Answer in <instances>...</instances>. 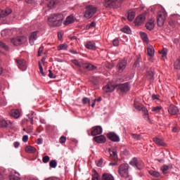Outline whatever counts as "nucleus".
Masks as SVG:
<instances>
[{"label": "nucleus", "mask_w": 180, "mask_h": 180, "mask_svg": "<svg viewBox=\"0 0 180 180\" xmlns=\"http://www.w3.org/2000/svg\"><path fill=\"white\" fill-rule=\"evenodd\" d=\"M64 22V14L55 13L48 17V25L49 27H60Z\"/></svg>", "instance_id": "f257e3e1"}, {"label": "nucleus", "mask_w": 180, "mask_h": 180, "mask_svg": "<svg viewBox=\"0 0 180 180\" xmlns=\"http://www.w3.org/2000/svg\"><path fill=\"white\" fill-rule=\"evenodd\" d=\"M103 6L105 8H114L117 9L122 6L120 0H104Z\"/></svg>", "instance_id": "f03ea898"}, {"label": "nucleus", "mask_w": 180, "mask_h": 180, "mask_svg": "<svg viewBox=\"0 0 180 180\" xmlns=\"http://www.w3.org/2000/svg\"><path fill=\"white\" fill-rule=\"evenodd\" d=\"M167 16H168V14H167V12L165 11H159L157 15V23L158 26L160 27H162L164 26V23H165V20H167Z\"/></svg>", "instance_id": "7ed1b4c3"}, {"label": "nucleus", "mask_w": 180, "mask_h": 180, "mask_svg": "<svg viewBox=\"0 0 180 180\" xmlns=\"http://www.w3.org/2000/svg\"><path fill=\"white\" fill-rule=\"evenodd\" d=\"M86 12L84 13V17L87 18V19H91L98 11V8L94 6H86Z\"/></svg>", "instance_id": "20e7f679"}, {"label": "nucleus", "mask_w": 180, "mask_h": 180, "mask_svg": "<svg viewBox=\"0 0 180 180\" xmlns=\"http://www.w3.org/2000/svg\"><path fill=\"white\" fill-rule=\"evenodd\" d=\"M115 88H117V91L120 94H123L124 92H129V91H130V84L129 82L119 84L115 85Z\"/></svg>", "instance_id": "39448f33"}, {"label": "nucleus", "mask_w": 180, "mask_h": 180, "mask_svg": "<svg viewBox=\"0 0 180 180\" xmlns=\"http://www.w3.org/2000/svg\"><path fill=\"white\" fill-rule=\"evenodd\" d=\"M118 173L122 178H124V176H127V175H129V165L122 164L118 167Z\"/></svg>", "instance_id": "423d86ee"}, {"label": "nucleus", "mask_w": 180, "mask_h": 180, "mask_svg": "<svg viewBox=\"0 0 180 180\" xmlns=\"http://www.w3.org/2000/svg\"><path fill=\"white\" fill-rule=\"evenodd\" d=\"M108 153H110V160L114 161V162H110L109 165H117V152L116 150L109 149Z\"/></svg>", "instance_id": "0eeeda50"}, {"label": "nucleus", "mask_w": 180, "mask_h": 180, "mask_svg": "<svg viewBox=\"0 0 180 180\" xmlns=\"http://www.w3.org/2000/svg\"><path fill=\"white\" fill-rule=\"evenodd\" d=\"M129 164L137 169H142L144 167V162H143V160H138L136 158H133L132 161H131Z\"/></svg>", "instance_id": "6e6552de"}, {"label": "nucleus", "mask_w": 180, "mask_h": 180, "mask_svg": "<svg viewBox=\"0 0 180 180\" xmlns=\"http://www.w3.org/2000/svg\"><path fill=\"white\" fill-rule=\"evenodd\" d=\"M15 63H17V65L21 71H26L27 68V65L26 64V60L24 59H15Z\"/></svg>", "instance_id": "1a4fd4ad"}, {"label": "nucleus", "mask_w": 180, "mask_h": 180, "mask_svg": "<svg viewBox=\"0 0 180 180\" xmlns=\"http://www.w3.org/2000/svg\"><path fill=\"white\" fill-rule=\"evenodd\" d=\"M107 137L110 140V141H113L114 143H119V141H120L119 135L116 134L115 132H110L107 134Z\"/></svg>", "instance_id": "9d476101"}, {"label": "nucleus", "mask_w": 180, "mask_h": 180, "mask_svg": "<svg viewBox=\"0 0 180 180\" xmlns=\"http://www.w3.org/2000/svg\"><path fill=\"white\" fill-rule=\"evenodd\" d=\"M84 46L87 50H91L92 51L96 50V44L94 41H87Z\"/></svg>", "instance_id": "9b49d317"}, {"label": "nucleus", "mask_w": 180, "mask_h": 180, "mask_svg": "<svg viewBox=\"0 0 180 180\" xmlns=\"http://www.w3.org/2000/svg\"><path fill=\"white\" fill-rule=\"evenodd\" d=\"M127 66V62L124 60H120L117 65V70L120 72H123Z\"/></svg>", "instance_id": "f8f14e48"}, {"label": "nucleus", "mask_w": 180, "mask_h": 180, "mask_svg": "<svg viewBox=\"0 0 180 180\" xmlns=\"http://www.w3.org/2000/svg\"><path fill=\"white\" fill-rule=\"evenodd\" d=\"M75 22V18H74V15H68L66 19L63 21V23L65 26H68L70 25H72Z\"/></svg>", "instance_id": "ddd939ff"}, {"label": "nucleus", "mask_w": 180, "mask_h": 180, "mask_svg": "<svg viewBox=\"0 0 180 180\" xmlns=\"http://www.w3.org/2000/svg\"><path fill=\"white\" fill-rule=\"evenodd\" d=\"M168 112L169 115H172V116H175V115H178L179 110L178 109V107L172 104L169 105L168 108Z\"/></svg>", "instance_id": "4468645a"}, {"label": "nucleus", "mask_w": 180, "mask_h": 180, "mask_svg": "<svg viewBox=\"0 0 180 180\" xmlns=\"http://www.w3.org/2000/svg\"><path fill=\"white\" fill-rule=\"evenodd\" d=\"M93 140L94 141H96V143H98V144H103V143H106V137L103 135L95 136Z\"/></svg>", "instance_id": "2eb2a0df"}, {"label": "nucleus", "mask_w": 180, "mask_h": 180, "mask_svg": "<svg viewBox=\"0 0 180 180\" xmlns=\"http://www.w3.org/2000/svg\"><path fill=\"white\" fill-rule=\"evenodd\" d=\"M102 127L101 126H96L93 127V129L91 131V136H98V134H102Z\"/></svg>", "instance_id": "dca6fc26"}, {"label": "nucleus", "mask_w": 180, "mask_h": 180, "mask_svg": "<svg viewBox=\"0 0 180 180\" xmlns=\"http://www.w3.org/2000/svg\"><path fill=\"white\" fill-rule=\"evenodd\" d=\"M144 20H146V16L140 15L136 18L134 23L137 25V26H141V25L144 23Z\"/></svg>", "instance_id": "f3484780"}, {"label": "nucleus", "mask_w": 180, "mask_h": 180, "mask_svg": "<svg viewBox=\"0 0 180 180\" xmlns=\"http://www.w3.org/2000/svg\"><path fill=\"white\" fill-rule=\"evenodd\" d=\"M36 40H37V31L32 32L29 37V41L31 46H33V44H34V41H36Z\"/></svg>", "instance_id": "a211bd4d"}, {"label": "nucleus", "mask_w": 180, "mask_h": 180, "mask_svg": "<svg viewBox=\"0 0 180 180\" xmlns=\"http://www.w3.org/2000/svg\"><path fill=\"white\" fill-rule=\"evenodd\" d=\"M82 68H85L87 71H95V70H96V66L90 63H83Z\"/></svg>", "instance_id": "6ab92c4d"}, {"label": "nucleus", "mask_w": 180, "mask_h": 180, "mask_svg": "<svg viewBox=\"0 0 180 180\" xmlns=\"http://www.w3.org/2000/svg\"><path fill=\"white\" fill-rule=\"evenodd\" d=\"M116 89V85H112V84H107L103 88L104 92H113L115 89Z\"/></svg>", "instance_id": "aec40b11"}, {"label": "nucleus", "mask_w": 180, "mask_h": 180, "mask_svg": "<svg viewBox=\"0 0 180 180\" xmlns=\"http://www.w3.org/2000/svg\"><path fill=\"white\" fill-rule=\"evenodd\" d=\"M146 27L147 30H154V27H155V25L154 24V20H149L148 22L146 24Z\"/></svg>", "instance_id": "412c9836"}, {"label": "nucleus", "mask_w": 180, "mask_h": 180, "mask_svg": "<svg viewBox=\"0 0 180 180\" xmlns=\"http://www.w3.org/2000/svg\"><path fill=\"white\" fill-rule=\"evenodd\" d=\"M101 180H115V177L109 173H104L102 175Z\"/></svg>", "instance_id": "4be33fe9"}, {"label": "nucleus", "mask_w": 180, "mask_h": 180, "mask_svg": "<svg viewBox=\"0 0 180 180\" xmlns=\"http://www.w3.org/2000/svg\"><path fill=\"white\" fill-rule=\"evenodd\" d=\"M36 151H37L36 148L32 146H28L25 147V153H28V154H34Z\"/></svg>", "instance_id": "5701e85b"}, {"label": "nucleus", "mask_w": 180, "mask_h": 180, "mask_svg": "<svg viewBox=\"0 0 180 180\" xmlns=\"http://www.w3.org/2000/svg\"><path fill=\"white\" fill-rule=\"evenodd\" d=\"M148 173L151 175V176H154L155 178H160V176H161V173L155 170H149Z\"/></svg>", "instance_id": "b1692460"}, {"label": "nucleus", "mask_w": 180, "mask_h": 180, "mask_svg": "<svg viewBox=\"0 0 180 180\" xmlns=\"http://www.w3.org/2000/svg\"><path fill=\"white\" fill-rule=\"evenodd\" d=\"M134 18H136V13L132 11H129L128 12V16H127L128 20H129V22H132V20H134Z\"/></svg>", "instance_id": "393cba45"}, {"label": "nucleus", "mask_w": 180, "mask_h": 180, "mask_svg": "<svg viewBox=\"0 0 180 180\" xmlns=\"http://www.w3.org/2000/svg\"><path fill=\"white\" fill-rule=\"evenodd\" d=\"M153 141L158 146H162V147H164V146H165V143H164L163 141L160 138H153Z\"/></svg>", "instance_id": "a878e982"}, {"label": "nucleus", "mask_w": 180, "mask_h": 180, "mask_svg": "<svg viewBox=\"0 0 180 180\" xmlns=\"http://www.w3.org/2000/svg\"><path fill=\"white\" fill-rule=\"evenodd\" d=\"M10 124H12V123H11V122H8L5 120H0V128L1 127H8V126H9Z\"/></svg>", "instance_id": "bb28decb"}, {"label": "nucleus", "mask_w": 180, "mask_h": 180, "mask_svg": "<svg viewBox=\"0 0 180 180\" xmlns=\"http://www.w3.org/2000/svg\"><path fill=\"white\" fill-rule=\"evenodd\" d=\"M140 36L143 41H145V43H148V36L146 32H141Z\"/></svg>", "instance_id": "cd10ccee"}, {"label": "nucleus", "mask_w": 180, "mask_h": 180, "mask_svg": "<svg viewBox=\"0 0 180 180\" xmlns=\"http://www.w3.org/2000/svg\"><path fill=\"white\" fill-rule=\"evenodd\" d=\"M27 41V37H26L25 36L18 37V43L20 46L22 44H25V43H26Z\"/></svg>", "instance_id": "c85d7f7f"}, {"label": "nucleus", "mask_w": 180, "mask_h": 180, "mask_svg": "<svg viewBox=\"0 0 180 180\" xmlns=\"http://www.w3.org/2000/svg\"><path fill=\"white\" fill-rule=\"evenodd\" d=\"M168 169H172V165H164L161 167V171L163 172V174H165V172H167Z\"/></svg>", "instance_id": "c756f323"}, {"label": "nucleus", "mask_w": 180, "mask_h": 180, "mask_svg": "<svg viewBox=\"0 0 180 180\" xmlns=\"http://www.w3.org/2000/svg\"><path fill=\"white\" fill-rule=\"evenodd\" d=\"M71 63H72V64H75V65H76V67H79V68H82V67L84 65V63L79 62L77 59L72 60Z\"/></svg>", "instance_id": "7c9ffc66"}, {"label": "nucleus", "mask_w": 180, "mask_h": 180, "mask_svg": "<svg viewBox=\"0 0 180 180\" xmlns=\"http://www.w3.org/2000/svg\"><path fill=\"white\" fill-rule=\"evenodd\" d=\"M12 13V10L11 8H6L5 11H1V18H5V16H8V15H11Z\"/></svg>", "instance_id": "2f4dec72"}, {"label": "nucleus", "mask_w": 180, "mask_h": 180, "mask_svg": "<svg viewBox=\"0 0 180 180\" xmlns=\"http://www.w3.org/2000/svg\"><path fill=\"white\" fill-rule=\"evenodd\" d=\"M11 116H13V117H15V119H18L19 116H20V112H19V110H11Z\"/></svg>", "instance_id": "473e14b6"}, {"label": "nucleus", "mask_w": 180, "mask_h": 180, "mask_svg": "<svg viewBox=\"0 0 180 180\" xmlns=\"http://www.w3.org/2000/svg\"><path fill=\"white\" fill-rule=\"evenodd\" d=\"M10 180H20V174L15 173V174H11L9 176Z\"/></svg>", "instance_id": "72a5a7b5"}, {"label": "nucleus", "mask_w": 180, "mask_h": 180, "mask_svg": "<svg viewBox=\"0 0 180 180\" xmlns=\"http://www.w3.org/2000/svg\"><path fill=\"white\" fill-rule=\"evenodd\" d=\"M147 51H148V55L150 57H154L155 51H154V48L153 46L148 48Z\"/></svg>", "instance_id": "f704fd0d"}, {"label": "nucleus", "mask_w": 180, "mask_h": 180, "mask_svg": "<svg viewBox=\"0 0 180 180\" xmlns=\"http://www.w3.org/2000/svg\"><path fill=\"white\" fill-rule=\"evenodd\" d=\"M82 102L84 105H91V98L88 97H84L82 99Z\"/></svg>", "instance_id": "c9c22d12"}, {"label": "nucleus", "mask_w": 180, "mask_h": 180, "mask_svg": "<svg viewBox=\"0 0 180 180\" xmlns=\"http://www.w3.org/2000/svg\"><path fill=\"white\" fill-rule=\"evenodd\" d=\"M94 174L92 175V179L91 180H99L101 179V176L98 174V172L96 170H93Z\"/></svg>", "instance_id": "e433bc0d"}, {"label": "nucleus", "mask_w": 180, "mask_h": 180, "mask_svg": "<svg viewBox=\"0 0 180 180\" xmlns=\"http://www.w3.org/2000/svg\"><path fill=\"white\" fill-rule=\"evenodd\" d=\"M169 25L172 26V27H175L176 26V20L172 18V15L169 20Z\"/></svg>", "instance_id": "4c0bfd02"}, {"label": "nucleus", "mask_w": 180, "mask_h": 180, "mask_svg": "<svg viewBox=\"0 0 180 180\" xmlns=\"http://www.w3.org/2000/svg\"><path fill=\"white\" fill-rule=\"evenodd\" d=\"M0 48L3 49L6 51H9V46H7L6 44L0 41Z\"/></svg>", "instance_id": "58836bf2"}, {"label": "nucleus", "mask_w": 180, "mask_h": 180, "mask_svg": "<svg viewBox=\"0 0 180 180\" xmlns=\"http://www.w3.org/2000/svg\"><path fill=\"white\" fill-rule=\"evenodd\" d=\"M11 43L13 46H20L18 37L11 39Z\"/></svg>", "instance_id": "ea45409f"}, {"label": "nucleus", "mask_w": 180, "mask_h": 180, "mask_svg": "<svg viewBox=\"0 0 180 180\" xmlns=\"http://www.w3.org/2000/svg\"><path fill=\"white\" fill-rule=\"evenodd\" d=\"M49 167L50 168H56L57 167V160H52L49 162Z\"/></svg>", "instance_id": "a19ab883"}, {"label": "nucleus", "mask_w": 180, "mask_h": 180, "mask_svg": "<svg viewBox=\"0 0 180 180\" xmlns=\"http://www.w3.org/2000/svg\"><path fill=\"white\" fill-rule=\"evenodd\" d=\"M68 45L67 44H62L58 46V50H68Z\"/></svg>", "instance_id": "79ce46f5"}, {"label": "nucleus", "mask_w": 180, "mask_h": 180, "mask_svg": "<svg viewBox=\"0 0 180 180\" xmlns=\"http://www.w3.org/2000/svg\"><path fill=\"white\" fill-rule=\"evenodd\" d=\"M121 31L123 33H127V34H130V33H131V30H130V27H125L122 28L121 30Z\"/></svg>", "instance_id": "37998d69"}, {"label": "nucleus", "mask_w": 180, "mask_h": 180, "mask_svg": "<svg viewBox=\"0 0 180 180\" xmlns=\"http://www.w3.org/2000/svg\"><path fill=\"white\" fill-rule=\"evenodd\" d=\"M95 26H96V23L95 22H91L86 25V30H89V29H92V27H95Z\"/></svg>", "instance_id": "c03bdc74"}, {"label": "nucleus", "mask_w": 180, "mask_h": 180, "mask_svg": "<svg viewBox=\"0 0 180 180\" xmlns=\"http://www.w3.org/2000/svg\"><path fill=\"white\" fill-rule=\"evenodd\" d=\"M131 136L135 140H141V135L138 134H131Z\"/></svg>", "instance_id": "a18cd8bd"}, {"label": "nucleus", "mask_w": 180, "mask_h": 180, "mask_svg": "<svg viewBox=\"0 0 180 180\" xmlns=\"http://www.w3.org/2000/svg\"><path fill=\"white\" fill-rule=\"evenodd\" d=\"M39 72H41L42 77H46V74H44V72L43 71V66H41V63L39 62Z\"/></svg>", "instance_id": "49530a36"}, {"label": "nucleus", "mask_w": 180, "mask_h": 180, "mask_svg": "<svg viewBox=\"0 0 180 180\" xmlns=\"http://www.w3.org/2000/svg\"><path fill=\"white\" fill-rule=\"evenodd\" d=\"M91 82L94 85H98L99 81L98 80V77H93L91 78Z\"/></svg>", "instance_id": "de8ad7c7"}, {"label": "nucleus", "mask_w": 180, "mask_h": 180, "mask_svg": "<svg viewBox=\"0 0 180 180\" xmlns=\"http://www.w3.org/2000/svg\"><path fill=\"white\" fill-rule=\"evenodd\" d=\"M42 161L44 164H47L50 161V156L46 155L42 158Z\"/></svg>", "instance_id": "09e8293b"}, {"label": "nucleus", "mask_w": 180, "mask_h": 180, "mask_svg": "<svg viewBox=\"0 0 180 180\" xmlns=\"http://www.w3.org/2000/svg\"><path fill=\"white\" fill-rule=\"evenodd\" d=\"M162 109V106H157V107H153L152 109V112H160Z\"/></svg>", "instance_id": "8fccbe9b"}, {"label": "nucleus", "mask_w": 180, "mask_h": 180, "mask_svg": "<svg viewBox=\"0 0 180 180\" xmlns=\"http://www.w3.org/2000/svg\"><path fill=\"white\" fill-rule=\"evenodd\" d=\"M101 101H102V97H99L98 98H95L94 100L93 103L91 104L92 108H95V103H96V102H101Z\"/></svg>", "instance_id": "3c124183"}, {"label": "nucleus", "mask_w": 180, "mask_h": 180, "mask_svg": "<svg viewBox=\"0 0 180 180\" xmlns=\"http://www.w3.org/2000/svg\"><path fill=\"white\" fill-rule=\"evenodd\" d=\"M65 141H67V137L64 136H61L59 139V143H60V144H64Z\"/></svg>", "instance_id": "603ef678"}, {"label": "nucleus", "mask_w": 180, "mask_h": 180, "mask_svg": "<svg viewBox=\"0 0 180 180\" xmlns=\"http://www.w3.org/2000/svg\"><path fill=\"white\" fill-rule=\"evenodd\" d=\"M43 50H44V46H41L38 50V57H40L43 54Z\"/></svg>", "instance_id": "864d4df0"}, {"label": "nucleus", "mask_w": 180, "mask_h": 180, "mask_svg": "<svg viewBox=\"0 0 180 180\" xmlns=\"http://www.w3.org/2000/svg\"><path fill=\"white\" fill-rule=\"evenodd\" d=\"M112 44L113 46H115V47H117V46H119V39H113Z\"/></svg>", "instance_id": "5fc2aeb1"}, {"label": "nucleus", "mask_w": 180, "mask_h": 180, "mask_svg": "<svg viewBox=\"0 0 180 180\" xmlns=\"http://www.w3.org/2000/svg\"><path fill=\"white\" fill-rule=\"evenodd\" d=\"M134 106L135 109H137V110H141V109L143 108V106H141L136 103H134Z\"/></svg>", "instance_id": "6e6d98bb"}, {"label": "nucleus", "mask_w": 180, "mask_h": 180, "mask_svg": "<svg viewBox=\"0 0 180 180\" xmlns=\"http://www.w3.org/2000/svg\"><path fill=\"white\" fill-rule=\"evenodd\" d=\"M152 99H153V101H158V99H160V95L153 94L152 95Z\"/></svg>", "instance_id": "4d7b16f0"}, {"label": "nucleus", "mask_w": 180, "mask_h": 180, "mask_svg": "<svg viewBox=\"0 0 180 180\" xmlns=\"http://www.w3.org/2000/svg\"><path fill=\"white\" fill-rule=\"evenodd\" d=\"M56 3L57 0H51L49 4V6H54V5H56Z\"/></svg>", "instance_id": "13d9d810"}, {"label": "nucleus", "mask_w": 180, "mask_h": 180, "mask_svg": "<svg viewBox=\"0 0 180 180\" xmlns=\"http://www.w3.org/2000/svg\"><path fill=\"white\" fill-rule=\"evenodd\" d=\"M28 140H29V136L27 135H24L22 136L23 143H27Z\"/></svg>", "instance_id": "bf43d9fd"}, {"label": "nucleus", "mask_w": 180, "mask_h": 180, "mask_svg": "<svg viewBox=\"0 0 180 180\" xmlns=\"http://www.w3.org/2000/svg\"><path fill=\"white\" fill-rule=\"evenodd\" d=\"M141 110H142V112H143V115L148 113V110H147V108L144 106H142V108H141Z\"/></svg>", "instance_id": "052dcab7"}, {"label": "nucleus", "mask_w": 180, "mask_h": 180, "mask_svg": "<svg viewBox=\"0 0 180 180\" xmlns=\"http://www.w3.org/2000/svg\"><path fill=\"white\" fill-rule=\"evenodd\" d=\"M49 78H56V76H54V74L53 73V72L51 71V70H49Z\"/></svg>", "instance_id": "680f3d73"}, {"label": "nucleus", "mask_w": 180, "mask_h": 180, "mask_svg": "<svg viewBox=\"0 0 180 180\" xmlns=\"http://www.w3.org/2000/svg\"><path fill=\"white\" fill-rule=\"evenodd\" d=\"M103 164V160H102V159H101L100 160H98L96 162V165L97 167H102V165Z\"/></svg>", "instance_id": "e2e57ef3"}, {"label": "nucleus", "mask_w": 180, "mask_h": 180, "mask_svg": "<svg viewBox=\"0 0 180 180\" xmlns=\"http://www.w3.org/2000/svg\"><path fill=\"white\" fill-rule=\"evenodd\" d=\"M143 118L145 119V120H150V116L148 115V112L146 114H143Z\"/></svg>", "instance_id": "0e129e2a"}, {"label": "nucleus", "mask_w": 180, "mask_h": 180, "mask_svg": "<svg viewBox=\"0 0 180 180\" xmlns=\"http://www.w3.org/2000/svg\"><path fill=\"white\" fill-rule=\"evenodd\" d=\"M148 75H150V78H153L154 77V72L148 71Z\"/></svg>", "instance_id": "69168bd1"}, {"label": "nucleus", "mask_w": 180, "mask_h": 180, "mask_svg": "<svg viewBox=\"0 0 180 180\" xmlns=\"http://www.w3.org/2000/svg\"><path fill=\"white\" fill-rule=\"evenodd\" d=\"M20 146V143H19V142L15 141V142L14 143V147H15V148H18Z\"/></svg>", "instance_id": "338daca9"}, {"label": "nucleus", "mask_w": 180, "mask_h": 180, "mask_svg": "<svg viewBox=\"0 0 180 180\" xmlns=\"http://www.w3.org/2000/svg\"><path fill=\"white\" fill-rule=\"evenodd\" d=\"M125 180H132L131 176L127 174V176H125Z\"/></svg>", "instance_id": "774afa93"}]
</instances>
